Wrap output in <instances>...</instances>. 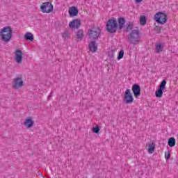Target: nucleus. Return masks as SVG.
Here are the masks:
<instances>
[{
	"instance_id": "7c9ffc66",
	"label": "nucleus",
	"mask_w": 178,
	"mask_h": 178,
	"mask_svg": "<svg viewBox=\"0 0 178 178\" xmlns=\"http://www.w3.org/2000/svg\"><path fill=\"white\" fill-rule=\"evenodd\" d=\"M48 99H51V96H49V97H48Z\"/></svg>"
},
{
	"instance_id": "0eeeda50",
	"label": "nucleus",
	"mask_w": 178,
	"mask_h": 178,
	"mask_svg": "<svg viewBox=\"0 0 178 178\" xmlns=\"http://www.w3.org/2000/svg\"><path fill=\"white\" fill-rule=\"evenodd\" d=\"M165 86H166V80H163L159 86V89L155 92V95L156 98L162 97V95H163V90H165Z\"/></svg>"
},
{
	"instance_id": "4be33fe9",
	"label": "nucleus",
	"mask_w": 178,
	"mask_h": 178,
	"mask_svg": "<svg viewBox=\"0 0 178 178\" xmlns=\"http://www.w3.org/2000/svg\"><path fill=\"white\" fill-rule=\"evenodd\" d=\"M140 24L141 26H145V24H147V17L140 16Z\"/></svg>"
},
{
	"instance_id": "393cba45",
	"label": "nucleus",
	"mask_w": 178,
	"mask_h": 178,
	"mask_svg": "<svg viewBox=\"0 0 178 178\" xmlns=\"http://www.w3.org/2000/svg\"><path fill=\"white\" fill-rule=\"evenodd\" d=\"M92 131L96 134H98L99 133V127L96 126V127L92 129Z\"/></svg>"
},
{
	"instance_id": "6e6552de",
	"label": "nucleus",
	"mask_w": 178,
	"mask_h": 178,
	"mask_svg": "<svg viewBox=\"0 0 178 178\" xmlns=\"http://www.w3.org/2000/svg\"><path fill=\"white\" fill-rule=\"evenodd\" d=\"M23 87V79L22 77H17L13 81V88L17 90Z\"/></svg>"
},
{
	"instance_id": "f03ea898",
	"label": "nucleus",
	"mask_w": 178,
	"mask_h": 178,
	"mask_svg": "<svg viewBox=\"0 0 178 178\" xmlns=\"http://www.w3.org/2000/svg\"><path fill=\"white\" fill-rule=\"evenodd\" d=\"M12 34H13V31L12 30V27L6 26L4 27L0 31V36L1 37V41L3 42H9L12 38Z\"/></svg>"
},
{
	"instance_id": "bb28decb",
	"label": "nucleus",
	"mask_w": 178,
	"mask_h": 178,
	"mask_svg": "<svg viewBox=\"0 0 178 178\" xmlns=\"http://www.w3.org/2000/svg\"><path fill=\"white\" fill-rule=\"evenodd\" d=\"M40 9L43 13H45V3H43L42 6H40Z\"/></svg>"
},
{
	"instance_id": "c756f323",
	"label": "nucleus",
	"mask_w": 178,
	"mask_h": 178,
	"mask_svg": "<svg viewBox=\"0 0 178 178\" xmlns=\"http://www.w3.org/2000/svg\"><path fill=\"white\" fill-rule=\"evenodd\" d=\"M137 3H140V2H143V0H135Z\"/></svg>"
},
{
	"instance_id": "aec40b11",
	"label": "nucleus",
	"mask_w": 178,
	"mask_h": 178,
	"mask_svg": "<svg viewBox=\"0 0 178 178\" xmlns=\"http://www.w3.org/2000/svg\"><path fill=\"white\" fill-rule=\"evenodd\" d=\"M162 51H163V47L162 44L158 43L157 44H156V52L157 54H159V52H162Z\"/></svg>"
},
{
	"instance_id": "f8f14e48",
	"label": "nucleus",
	"mask_w": 178,
	"mask_h": 178,
	"mask_svg": "<svg viewBox=\"0 0 178 178\" xmlns=\"http://www.w3.org/2000/svg\"><path fill=\"white\" fill-rule=\"evenodd\" d=\"M68 13L70 17L77 16V15H79V9H77V7L75 6L70 7L68 10Z\"/></svg>"
},
{
	"instance_id": "f3484780",
	"label": "nucleus",
	"mask_w": 178,
	"mask_h": 178,
	"mask_svg": "<svg viewBox=\"0 0 178 178\" xmlns=\"http://www.w3.org/2000/svg\"><path fill=\"white\" fill-rule=\"evenodd\" d=\"M84 37V33L83 32V30H79L76 32V41L79 42V41H81L83 40V38Z\"/></svg>"
},
{
	"instance_id": "1a4fd4ad",
	"label": "nucleus",
	"mask_w": 178,
	"mask_h": 178,
	"mask_svg": "<svg viewBox=\"0 0 178 178\" xmlns=\"http://www.w3.org/2000/svg\"><path fill=\"white\" fill-rule=\"evenodd\" d=\"M70 29L74 30L79 29L81 26V21L79 19H75L70 22L69 24Z\"/></svg>"
},
{
	"instance_id": "9d476101",
	"label": "nucleus",
	"mask_w": 178,
	"mask_h": 178,
	"mask_svg": "<svg viewBox=\"0 0 178 178\" xmlns=\"http://www.w3.org/2000/svg\"><path fill=\"white\" fill-rule=\"evenodd\" d=\"M132 91L136 98H138L141 95V88L138 84H134L132 86Z\"/></svg>"
},
{
	"instance_id": "6ab92c4d",
	"label": "nucleus",
	"mask_w": 178,
	"mask_h": 178,
	"mask_svg": "<svg viewBox=\"0 0 178 178\" xmlns=\"http://www.w3.org/2000/svg\"><path fill=\"white\" fill-rule=\"evenodd\" d=\"M124 23H126V19H124V18L120 17L118 19V26L120 30H122V29L124 27Z\"/></svg>"
},
{
	"instance_id": "2eb2a0df",
	"label": "nucleus",
	"mask_w": 178,
	"mask_h": 178,
	"mask_svg": "<svg viewBox=\"0 0 178 178\" xmlns=\"http://www.w3.org/2000/svg\"><path fill=\"white\" fill-rule=\"evenodd\" d=\"M24 124V126H26V127L30 129L31 127H33V126H34V121H33V119L29 117L26 120H25Z\"/></svg>"
},
{
	"instance_id": "39448f33",
	"label": "nucleus",
	"mask_w": 178,
	"mask_h": 178,
	"mask_svg": "<svg viewBox=\"0 0 178 178\" xmlns=\"http://www.w3.org/2000/svg\"><path fill=\"white\" fill-rule=\"evenodd\" d=\"M154 20L160 24H165L168 22V17L165 13H157L154 15Z\"/></svg>"
},
{
	"instance_id": "412c9836",
	"label": "nucleus",
	"mask_w": 178,
	"mask_h": 178,
	"mask_svg": "<svg viewBox=\"0 0 178 178\" xmlns=\"http://www.w3.org/2000/svg\"><path fill=\"white\" fill-rule=\"evenodd\" d=\"M168 145L169 147H175L176 145V139L175 138H170L168 139Z\"/></svg>"
},
{
	"instance_id": "a878e982",
	"label": "nucleus",
	"mask_w": 178,
	"mask_h": 178,
	"mask_svg": "<svg viewBox=\"0 0 178 178\" xmlns=\"http://www.w3.org/2000/svg\"><path fill=\"white\" fill-rule=\"evenodd\" d=\"M63 38H69V32L67 31L63 33Z\"/></svg>"
},
{
	"instance_id": "9b49d317",
	"label": "nucleus",
	"mask_w": 178,
	"mask_h": 178,
	"mask_svg": "<svg viewBox=\"0 0 178 178\" xmlns=\"http://www.w3.org/2000/svg\"><path fill=\"white\" fill-rule=\"evenodd\" d=\"M15 60L17 63H22V61L23 60V51H22V50L17 49L15 50Z\"/></svg>"
},
{
	"instance_id": "c85d7f7f",
	"label": "nucleus",
	"mask_w": 178,
	"mask_h": 178,
	"mask_svg": "<svg viewBox=\"0 0 178 178\" xmlns=\"http://www.w3.org/2000/svg\"><path fill=\"white\" fill-rule=\"evenodd\" d=\"M155 31H156V33H161V27L159 26H156L154 29Z\"/></svg>"
},
{
	"instance_id": "4468645a",
	"label": "nucleus",
	"mask_w": 178,
	"mask_h": 178,
	"mask_svg": "<svg viewBox=\"0 0 178 178\" xmlns=\"http://www.w3.org/2000/svg\"><path fill=\"white\" fill-rule=\"evenodd\" d=\"M88 48L91 52H97V49H98V45L95 41H92L89 43Z\"/></svg>"
},
{
	"instance_id": "ddd939ff",
	"label": "nucleus",
	"mask_w": 178,
	"mask_h": 178,
	"mask_svg": "<svg viewBox=\"0 0 178 178\" xmlns=\"http://www.w3.org/2000/svg\"><path fill=\"white\" fill-rule=\"evenodd\" d=\"M54 12V6L51 2H45V13H51Z\"/></svg>"
},
{
	"instance_id": "423d86ee",
	"label": "nucleus",
	"mask_w": 178,
	"mask_h": 178,
	"mask_svg": "<svg viewBox=\"0 0 178 178\" xmlns=\"http://www.w3.org/2000/svg\"><path fill=\"white\" fill-rule=\"evenodd\" d=\"M124 102L125 104H133L134 102V98L133 95L130 92V89H127L124 95Z\"/></svg>"
},
{
	"instance_id": "a211bd4d",
	"label": "nucleus",
	"mask_w": 178,
	"mask_h": 178,
	"mask_svg": "<svg viewBox=\"0 0 178 178\" xmlns=\"http://www.w3.org/2000/svg\"><path fill=\"white\" fill-rule=\"evenodd\" d=\"M24 38L26 40V41H34V35L30 32H27L24 35Z\"/></svg>"
},
{
	"instance_id": "5701e85b",
	"label": "nucleus",
	"mask_w": 178,
	"mask_h": 178,
	"mask_svg": "<svg viewBox=\"0 0 178 178\" xmlns=\"http://www.w3.org/2000/svg\"><path fill=\"white\" fill-rule=\"evenodd\" d=\"M133 31V24H127V28H126V31L127 33H129V31Z\"/></svg>"
},
{
	"instance_id": "dca6fc26",
	"label": "nucleus",
	"mask_w": 178,
	"mask_h": 178,
	"mask_svg": "<svg viewBox=\"0 0 178 178\" xmlns=\"http://www.w3.org/2000/svg\"><path fill=\"white\" fill-rule=\"evenodd\" d=\"M146 147H148L147 151L149 154H154L155 151V143L154 142L148 143V145H147Z\"/></svg>"
},
{
	"instance_id": "cd10ccee",
	"label": "nucleus",
	"mask_w": 178,
	"mask_h": 178,
	"mask_svg": "<svg viewBox=\"0 0 178 178\" xmlns=\"http://www.w3.org/2000/svg\"><path fill=\"white\" fill-rule=\"evenodd\" d=\"M165 159H170V152H168V153L165 152Z\"/></svg>"
},
{
	"instance_id": "f257e3e1",
	"label": "nucleus",
	"mask_w": 178,
	"mask_h": 178,
	"mask_svg": "<svg viewBox=\"0 0 178 178\" xmlns=\"http://www.w3.org/2000/svg\"><path fill=\"white\" fill-rule=\"evenodd\" d=\"M140 30L138 29H134L127 36V41L131 45H138L140 44Z\"/></svg>"
},
{
	"instance_id": "20e7f679",
	"label": "nucleus",
	"mask_w": 178,
	"mask_h": 178,
	"mask_svg": "<svg viewBox=\"0 0 178 178\" xmlns=\"http://www.w3.org/2000/svg\"><path fill=\"white\" fill-rule=\"evenodd\" d=\"M106 26L108 33H111V34L116 33V30H118V22L115 18L109 19Z\"/></svg>"
},
{
	"instance_id": "b1692460",
	"label": "nucleus",
	"mask_w": 178,
	"mask_h": 178,
	"mask_svg": "<svg viewBox=\"0 0 178 178\" xmlns=\"http://www.w3.org/2000/svg\"><path fill=\"white\" fill-rule=\"evenodd\" d=\"M124 56V50H120L118 56V60H120Z\"/></svg>"
},
{
	"instance_id": "7ed1b4c3",
	"label": "nucleus",
	"mask_w": 178,
	"mask_h": 178,
	"mask_svg": "<svg viewBox=\"0 0 178 178\" xmlns=\"http://www.w3.org/2000/svg\"><path fill=\"white\" fill-rule=\"evenodd\" d=\"M88 36L92 41H95L98 40L99 35H101V29L99 27H93L88 30Z\"/></svg>"
}]
</instances>
